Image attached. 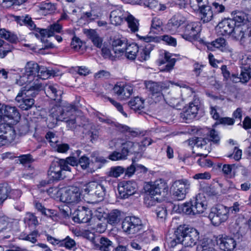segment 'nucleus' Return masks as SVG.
Returning <instances> with one entry per match:
<instances>
[{"label": "nucleus", "mask_w": 251, "mask_h": 251, "mask_svg": "<svg viewBox=\"0 0 251 251\" xmlns=\"http://www.w3.org/2000/svg\"><path fill=\"white\" fill-rule=\"evenodd\" d=\"M206 207L204 197L199 194L190 201L180 205L179 209L186 215L194 216L203 213Z\"/></svg>", "instance_id": "obj_1"}, {"label": "nucleus", "mask_w": 251, "mask_h": 251, "mask_svg": "<svg viewBox=\"0 0 251 251\" xmlns=\"http://www.w3.org/2000/svg\"><path fill=\"white\" fill-rule=\"evenodd\" d=\"M178 241L185 247H192L196 245L200 238L198 231L186 225L180 226L177 228Z\"/></svg>", "instance_id": "obj_2"}, {"label": "nucleus", "mask_w": 251, "mask_h": 251, "mask_svg": "<svg viewBox=\"0 0 251 251\" xmlns=\"http://www.w3.org/2000/svg\"><path fill=\"white\" fill-rule=\"evenodd\" d=\"M191 188V182L186 178L173 181L170 188L172 198L176 201L184 200L189 193Z\"/></svg>", "instance_id": "obj_3"}, {"label": "nucleus", "mask_w": 251, "mask_h": 251, "mask_svg": "<svg viewBox=\"0 0 251 251\" xmlns=\"http://www.w3.org/2000/svg\"><path fill=\"white\" fill-rule=\"evenodd\" d=\"M76 107L73 104L67 103L63 106L55 105L50 110V116L56 122L63 121L71 117L76 116Z\"/></svg>", "instance_id": "obj_4"}, {"label": "nucleus", "mask_w": 251, "mask_h": 251, "mask_svg": "<svg viewBox=\"0 0 251 251\" xmlns=\"http://www.w3.org/2000/svg\"><path fill=\"white\" fill-rule=\"evenodd\" d=\"M228 216V207L222 204H219L211 208L208 218L213 225L217 226L226 222Z\"/></svg>", "instance_id": "obj_5"}, {"label": "nucleus", "mask_w": 251, "mask_h": 251, "mask_svg": "<svg viewBox=\"0 0 251 251\" xmlns=\"http://www.w3.org/2000/svg\"><path fill=\"white\" fill-rule=\"evenodd\" d=\"M81 196L78 187L70 186L62 189L60 199L63 202L75 204L81 201Z\"/></svg>", "instance_id": "obj_6"}, {"label": "nucleus", "mask_w": 251, "mask_h": 251, "mask_svg": "<svg viewBox=\"0 0 251 251\" xmlns=\"http://www.w3.org/2000/svg\"><path fill=\"white\" fill-rule=\"evenodd\" d=\"M191 5L196 4L199 8L201 20L203 23L210 21L213 17L211 5L208 0H190Z\"/></svg>", "instance_id": "obj_7"}, {"label": "nucleus", "mask_w": 251, "mask_h": 251, "mask_svg": "<svg viewBox=\"0 0 251 251\" xmlns=\"http://www.w3.org/2000/svg\"><path fill=\"white\" fill-rule=\"evenodd\" d=\"M156 180L146 182L144 185V189L146 196L145 203L148 207L154 206L157 202V184Z\"/></svg>", "instance_id": "obj_8"}, {"label": "nucleus", "mask_w": 251, "mask_h": 251, "mask_svg": "<svg viewBox=\"0 0 251 251\" xmlns=\"http://www.w3.org/2000/svg\"><path fill=\"white\" fill-rule=\"evenodd\" d=\"M241 73L239 76L233 75L232 77L239 79L242 83L247 82L251 78V56L245 55L240 60Z\"/></svg>", "instance_id": "obj_9"}, {"label": "nucleus", "mask_w": 251, "mask_h": 251, "mask_svg": "<svg viewBox=\"0 0 251 251\" xmlns=\"http://www.w3.org/2000/svg\"><path fill=\"white\" fill-rule=\"evenodd\" d=\"M106 182L99 183L96 181H92L88 183L84 188V191L88 194L95 196L100 199L99 201L102 200L105 195Z\"/></svg>", "instance_id": "obj_10"}, {"label": "nucleus", "mask_w": 251, "mask_h": 251, "mask_svg": "<svg viewBox=\"0 0 251 251\" xmlns=\"http://www.w3.org/2000/svg\"><path fill=\"white\" fill-rule=\"evenodd\" d=\"M68 169L67 166L65 165L63 160L53 161L48 171L49 177L53 180H59L64 177V171Z\"/></svg>", "instance_id": "obj_11"}, {"label": "nucleus", "mask_w": 251, "mask_h": 251, "mask_svg": "<svg viewBox=\"0 0 251 251\" xmlns=\"http://www.w3.org/2000/svg\"><path fill=\"white\" fill-rule=\"evenodd\" d=\"M122 227L123 231L127 234H135L142 229V222L138 218L126 217L122 222Z\"/></svg>", "instance_id": "obj_12"}, {"label": "nucleus", "mask_w": 251, "mask_h": 251, "mask_svg": "<svg viewBox=\"0 0 251 251\" xmlns=\"http://www.w3.org/2000/svg\"><path fill=\"white\" fill-rule=\"evenodd\" d=\"M118 190L121 199H127L136 192L137 184L133 180L123 181L118 184Z\"/></svg>", "instance_id": "obj_13"}, {"label": "nucleus", "mask_w": 251, "mask_h": 251, "mask_svg": "<svg viewBox=\"0 0 251 251\" xmlns=\"http://www.w3.org/2000/svg\"><path fill=\"white\" fill-rule=\"evenodd\" d=\"M111 9L109 17L111 24L115 26L121 25L128 13L120 5H114Z\"/></svg>", "instance_id": "obj_14"}, {"label": "nucleus", "mask_w": 251, "mask_h": 251, "mask_svg": "<svg viewBox=\"0 0 251 251\" xmlns=\"http://www.w3.org/2000/svg\"><path fill=\"white\" fill-rule=\"evenodd\" d=\"M113 91L120 100H126L133 93V86L129 83L118 82L113 87Z\"/></svg>", "instance_id": "obj_15"}, {"label": "nucleus", "mask_w": 251, "mask_h": 251, "mask_svg": "<svg viewBox=\"0 0 251 251\" xmlns=\"http://www.w3.org/2000/svg\"><path fill=\"white\" fill-rule=\"evenodd\" d=\"M202 112V109L200 99L194 96L193 100L189 102V106L184 114V117L187 120H192Z\"/></svg>", "instance_id": "obj_16"}, {"label": "nucleus", "mask_w": 251, "mask_h": 251, "mask_svg": "<svg viewBox=\"0 0 251 251\" xmlns=\"http://www.w3.org/2000/svg\"><path fill=\"white\" fill-rule=\"evenodd\" d=\"M0 113L1 115L2 124H5L7 119L17 121L20 118V114L15 106L2 105L0 107Z\"/></svg>", "instance_id": "obj_17"}, {"label": "nucleus", "mask_w": 251, "mask_h": 251, "mask_svg": "<svg viewBox=\"0 0 251 251\" xmlns=\"http://www.w3.org/2000/svg\"><path fill=\"white\" fill-rule=\"evenodd\" d=\"M160 59L159 64L160 66L166 63L165 68H160L161 72H169L173 69L176 62V59L172 58L171 53L166 50H160L159 52Z\"/></svg>", "instance_id": "obj_18"}, {"label": "nucleus", "mask_w": 251, "mask_h": 251, "mask_svg": "<svg viewBox=\"0 0 251 251\" xmlns=\"http://www.w3.org/2000/svg\"><path fill=\"white\" fill-rule=\"evenodd\" d=\"M43 90V86L40 81H34L31 84H26L25 86L21 88L19 92L31 98L36 97L39 92Z\"/></svg>", "instance_id": "obj_19"}, {"label": "nucleus", "mask_w": 251, "mask_h": 251, "mask_svg": "<svg viewBox=\"0 0 251 251\" xmlns=\"http://www.w3.org/2000/svg\"><path fill=\"white\" fill-rule=\"evenodd\" d=\"M235 22L230 18L225 19L220 22L216 27L218 33L224 36L229 35L233 32Z\"/></svg>", "instance_id": "obj_20"}, {"label": "nucleus", "mask_w": 251, "mask_h": 251, "mask_svg": "<svg viewBox=\"0 0 251 251\" xmlns=\"http://www.w3.org/2000/svg\"><path fill=\"white\" fill-rule=\"evenodd\" d=\"M199 31V24L196 22H190L184 26L182 37L188 41H191L197 38Z\"/></svg>", "instance_id": "obj_21"}, {"label": "nucleus", "mask_w": 251, "mask_h": 251, "mask_svg": "<svg viewBox=\"0 0 251 251\" xmlns=\"http://www.w3.org/2000/svg\"><path fill=\"white\" fill-rule=\"evenodd\" d=\"M186 19L180 13L174 15L166 25V29L171 32H175L181 25L185 24Z\"/></svg>", "instance_id": "obj_22"}, {"label": "nucleus", "mask_w": 251, "mask_h": 251, "mask_svg": "<svg viewBox=\"0 0 251 251\" xmlns=\"http://www.w3.org/2000/svg\"><path fill=\"white\" fill-rule=\"evenodd\" d=\"M62 26L58 22L50 25L47 29L38 28L39 33L41 36V41L45 42V37H50L54 36L55 33H61Z\"/></svg>", "instance_id": "obj_23"}, {"label": "nucleus", "mask_w": 251, "mask_h": 251, "mask_svg": "<svg viewBox=\"0 0 251 251\" xmlns=\"http://www.w3.org/2000/svg\"><path fill=\"white\" fill-rule=\"evenodd\" d=\"M17 104L23 110H28L34 105V99L27 97L23 93L19 92L15 98Z\"/></svg>", "instance_id": "obj_24"}, {"label": "nucleus", "mask_w": 251, "mask_h": 251, "mask_svg": "<svg viewBox=\"0 0 251 251\" xmlns=\"http://www.w3.org/2000/svg\"><path fill=\"white\" fill-rule=\"evenodd\" d=\"M45 93L47 97L53 100H59L62 94V92L59 89V86L56 84H47L43 87Z\"/></svg>", "instance_id": "obj_25"}, {"label": "nucleus", "mask_w": 251, "mask_h": 251, "mask_svg": "<svg viewBox=\"0 0 251 251\" xmlns=\"http://www.w3.org/2000/svg\"><path fill=\"white\" fill-rule=\"evenodd\" d=\"M137 36L139 40L146 43H156L157 42V21L156 18H153L152 19L150 31L147 36H142L137 34Z\"/></svg>", "instance_id": "obj_26"}, {"label": "nucleus", "mask_w": 251, "mask_h": 251, "mask_svg": "<svg viewBox=\"0 0 251 251\" xmlns=\"http://www.w3.org/2000/svg\"><path fill=\"white\" fill-rule=\"evenodd\" d=\"M0 130L1 131V135L4 139L10 144L12 142L16 137L15 131L12 126L2 124L0 125Z\"/></svg>", "instance_id": "obj_27"}, {"label": "nucleus", "mask_w": 251, "mask_h": 251, "mask_svg": "<svg viewBox=\"0 0 251 251\" xmlns=\"http://www.w3.org/2000/svg\"><path fill=\"white\" fill-rule=\"evenodd\" d=\"M236 246V242L232 237L226 236L220 239V247L224 251H233Z\"/></svg>", "instance_id": "obj_28"}, {"label": "nucleus", "mask_w": 251, "mask_h": 251, "mask_svg": "<svg viewBox=\"0 0 251 251\" xmlns=\"http://www.w3.org/2000/svg\"><path fill=\"white\" fill-rule=\"evenodd\" d=\"M122 218V212L118 209H113L109 212L106 215L107 223L113 226L118 224L121 221Z\"/></svg>", "instance_id": "obj_29"}, {"label": "nucleus", "mask_w": 251, "mask_h": 251, "mask_svg": "<svg viewBox=\"0 0 251 251\" xmlns=\"http://www.w3.org/2000/svg\"><path fill=\"white\" fill-rule=\"evenodd\" d=\"M127 41L125 39H114L112 43L113 50L114 53L119 55H123L125 48L127 45Z\"/></svg>", "instance_id": "obj_30"}, {"label": "nucleus", "mask_w": 251, "mask_h": 251, "mask_svg": "<svg viewBox=\"0 0 251 251\" xmlns=\"http://www.w3.org/2000/svg\"><path fill=\"white\" fill-rule=\"evenodd\" d=\"M39 67L37 63L29 61L26 63L25 67V72L29 76L30 78H32L34 80L38 73Z\"/></svg>", "instance_id": "obj_31"}, {"label": "nucleus", "mask_w": 251, "mask_h": 251, "mask_svg": "<svg viewBox=\"0 0 251 251\" xmlns=\"http://www.w3.org/2000/svg\"><path fill=\"white\" fill-rule=\"evenodd\" d=\"M125 56L129 60H134L137 56V53L139 51L138 46L132 43L129 45L127 44L126 47L124 49Z\"/></svg>", "instance_id": "obj_32"}, {"label": "nucleus", "mask_w": 251, "mask_h": 251, "mask_svg": "<svg viewBox=\"0 0 251 251\" xmlns=\"http://www.w3.org/2000/svg\"><path fill=\"white\" fill-rule=\"evenodd\" d=\"M128 105L135 112L141 113L144 108V100L138 97H135L128 102Z\"/></svg>", "instance_id": "obj_33"}, {"label": "nucleus", "mask_w": 251, "mask_h": 251, "mask_svg": "<svg viewBox=\"0 0 251 251\" xmlns=\"http://www.w3.org/2000/svg\"><path fill=\"white\" fill-rule=\"evenodd\" d=\"M226 40L223 38H219L211 43L207 44V48L210 50H214L216 49L224 51L226 49Z\"/></svg>", "instance_id": "obj_34"}, {"label": "nucleus", "mask_w": 251, "mask_h": 251, "mask_svg": "<svg viewBox=\"0 0 251 251\" xmlns=\"http://www.w3.org/2000/svg\"><path fill=\"white\" fill-rule=\"evenodd\" d=\"M130 151L126 147H123L121 152L114 151L108 156V159L112 161L126 159Z\"/></svg>", "instance_id": "obj_35"}, {"label": "nucleus", "mask_w": 251, "mask_h": 251, "mask_svg": "<svg viewBox=\"0 0 251 251\" xmlns=\"http://www.w3.org/2000/svg\"><path fill=\"white\" fill-rule=\"evenodd\" d=\"M197 248L201 251H217L211 239L204 238L200 240Z\"/></svg>", "instance_id": "obj_36"}, {"label": "nucleus", "mask_w": 251, "mask_h": 251, "mask_svg": "<svg viewBox=\"0 0 251 251\" xmlns=\"http://www.w3.org/2000/svg\"><path fill=\"white\" fill-rule=\"evenodd\" d=\"M92 219V215L90 211L85 210L79 211L76 215L74 217V221L75 222L87 223L90 221Z\"/></svg>", "instance_id": "obj_37"}, {"label": "nucleus", "mask_w": 251, "mask_h": 251, "mask_svg": "<svg viewBox=\"0 0 251 251\" xmlns=\"http://www.w3.org/2000/svg\"><path fill=\"white\" fill-rule=\"evenodd\" d=\"M39 8L40 13L44 15L51 13L55 10V5L48 1L40 3Z\"/></svg>", "instance_id": "obj_38"}, {"label": "nucleus", "mask_w": 251, "mask_h": 251, "mask_svg": "<svg viewBox=\"0 0 251 251\" xmlns=\"http://www.w3.org/2000/svg\"><path fill=\"white\" fill-rule=\"evenodd\" d=\"M100 251H111L113 250V243L109 239L102 237L100 239V244L96 245Z\"/></svg>", "instance_id": "obj_39"}, {"label": "nucleus", "mask_w": 251, "mask_h": 251, "mask_svg": "<svg viewBox=\"0 0 251 251\" xmlns=\"http://www.w3.org/2000/svg\"><path fill=\"white\" fill-rule=\"evenodd\" d=\"M240 44L247 50H251V26L249 27L240 40Z\"/></svg>", "instance_id": "obj_40"}, {"label": "nucleus", "mask_w": 251, "mask_h": 251, "mask_svg": "<svg viewBox=\"0 0 251 251\" xmlns=\"http://www.w3.org/2000/svg\"><path fill=\"white\" fill-rule=\"evenodd\" d=\"M125 21L127 23L128 26L132 32H135L139 30V20L132 15L128 13Z\"/></svg>", "instance_id": "obj_41"}, {"label": "nucleus", "mask_w": 251, "mask_h": 251, "mask_svg": "<svg viewBox=\"0 0 251 251\" xmlns=\"http://www.w3.org/2000/svg\"><path fill=\"white\" fill-rule=\"evenodd\" d=\"M246 25H235L234 27L233 32L231 35L236 39H241V37L245 34V31L247 29H248Z\"/></svg>", "instance_id": "obj_42"}, {"label": "nucleus", "mask_w": 251, "mask_h": 251, "mask_svg": "<svg viewBox=\"0 0 251 251\" xmlns=\"http://www.w3.org/2000/svg\"><path fill=\"white\" fill-rule=\"evenodd\" d=\"M10 187L6 183H0V205L8 198Z\"/></svg>", "instance_id": "obj_43"}, {"label": "nucleus", "mask_w": 251, "mask_h": 251, "mask_svg": "<svg viewBox=\"0 0 251 251\" xmlns=\"http://www.w3.org/2000/svg\"><path fill=\"white\" fill-rule=\"evenodd\" d=\"M88 35L95 46L99 48L101 47L102 39L99 36L96 31L90 29L88 31Z\"/></svg>", "instance_id": "obj_44"}, {"label": "nucleus", "mask_w": 251, "mask_h": 251, "mask_svg": "<svg viewBox=\"0 0 251 251\" xmlns=\"http://www.w3.org/2000/svg\"><path fill=\"white\" fill-rule=\"evenodd\" d=\"M125 169L120 166H114L110 168L107 173V176L110 177L117 178L125 173Z\"/></svg>", "instance_id": "obj_45"}, {"label": "nucleus", "mask_w": 251, "mask_h": 251, "mask_svg": "<svg viewBox=\"0 0 251 251\" xmlns=\"http://www.w3.org/2000/svg\"><path fill=\"white\" fill-rule=\"evenodd\" d=\"M146 89L151 97H156L157 94V83L151 80L145 81Z\"/></svg>", "instance_id": "obj_46"}, {"label": "nucleus", "mask_w": 251, "mask_h": 251, "mask_svg": "<svg viewBox=\"0 0 251 251\" xmlns=\"http://www.w3.org/2000/svg\"><path fill=\"white\" fill-rule=\"evenodd\" d=\"M115 141L116 147L119 148L121 146L123 147H126V148L128 149L129 151L134 147V143L130 141H126L124 139L118 138L114 139Z\"/></svg>", "instance_id": "obj_47"}, {"label": "nucleus", "mask_w": 251, "mask_h": 251, "mask_svg": "<svg viewBox=\"0 0 251 251\" xmlns=\"http://www.w3.org/2000/svg\"><path fill=\"white\" fill-rule=\"evenodd\" d=\"M12 50L13 47L11 45L3 41V43L0 44V58H4Z\"/></svg>", "instance_id": "obj_48"}, {"label": "nucleus", "mask_w": 251, "mask_h": 251, "mask_svg": "<svg viewBox=\"0 0 251 251\" xmlns=\"http://www.w3.org/2000/svg\"><path fill=\"white\" fill-rule=\"evenodd\" d=\"M205 138L208 142H212L214 144H218L220 140L218 132L215 129L209 130Z\"/></svg>", "instance_id": "obj_49"}, {"label": "nucleus", "mask_w": 251, "mask_h": 251, "mask_svg": "<svg viewBox=\"0 0 251 251\" xmlns=\"http://www.w3.org/2000/svg\"><path fill=\"white\" fill-rule=\"evenodd\" d=\"M24 222L29 226H35L38 224L37 217L32 213H27L24 218Z\"/></svg>", "instance_id": "obj_50"}, {"label": "nucleus", "mask_w": 251, "mask_h": 251, "mask_svg": "<svg viewBox=\"0 0 251 251\" xmlns=\"http://www.w3.org/2000/svg\"><path fill=\"white\" fill-rule=\"evenodd\" d=\"M50 75V73L46 68H44L43 66H40L39 70L35 81H36V82H38L39 81L38 80L39 79L42 80L48 79Z\"/></svg>", "instance_id": "obj_51"}, {"label": "nucleus", "mask_w": 251, "mask_h": 251, "mask_svg": "<svg viewBox=\"0 0 251 251\" xmlns=\"http://www.w3.org/2000/svg\"><path fill=\"white\" fill-rule=\"evenodd\" d=\"M34 81L32 78H30L29 76L24 72L21 75L19 76V78L16 79V83L20 86H22L26 83H30L32 81Z\"/></svg>", "instance_id": "obj_52"}, {"label": "nucleus", "mask_w": 251, "mask_h": 251, "mask_svg": "<svg viewBox=\"0 0 251 251\" xmlns=\"http://www.w3.org/2000/svg\"><path fill=\"white\" fill-rule=\"evenodd\" d=\"M170 194L169 189H159L158 190V202L169 201Z\"/></svg>", "instance_id": "obj_53"}, {"label": "nucleus", "mask_w": 251, "mask_h": 251, "mask_svg": "<svg viewBox=\"0 0 251 251\" xmlns=\"http://www.w3.org/2000/svg\"><path fill=\"white\" fill-rule=\"evenodd\" d=\"M90 159L85 155H83L78 160V165H79L81 168L83 170H87L89 168L91 163Z\"/></svg>", "instance_id": "obj_54"}, {"label": "nucleus", "mask_w": 251, "mask_h": 251, "mask_svg": "<svg viewBox=\"0 0 251 251\" xmlns=\"http://www.w3.org/2000/svg\"><path fill=\"white\" fill-rule=\"evenodd\" d=\"M44 215L54 222H58L60 220L59 212L53 209H47Z\"/></svg>", "instance_id": "obj_55"}, {"label": "nucleus", "mask_w": 251, "mask_h": 251, "mask_svg": "<svg viewBox=\"0 0 251 251\" xmlns=\"http://www.w3.org/2000/svg\"><path fill=\"white\" fill-rule=\"evenodd\" d=\"M0 37L11 42H14L17 39V37L14 35L4 28L0 29Z\"/></svg>", "instance_id": "obj_56"}, {"label": "nucleus", "mask_w": 251, "mask_h": 251, "mask_svg": "<svg viewBox=\"0 0 251 251\" xmlns=\"http://www.w3.org/2000/svg\"><path fill=\"white\" fill-rule=\"evenodd\" d=\"M160 41H162L170 46L175 47L176 45V39L168 35L158 36V42Z\"/></svg>", "instance_id": "obj_57"}, {"label": "nucleus", "mask_w": 251, "mask_h": 251, "mask_svg": "<svg viewBox=\"0 0 251 251\" xmlns=\"http://www.w3.org/2000/svg\"><path fill=\"white\" fill-rule=\"evenodd\" d=\"M246 14L242 11L235 12L233 14V18L231 20L235 22V25H242V23L246 18Z\"/></svg>", "instance_id": "obj_58"}, {"label": "nucleus", "mask_w": 251, "mask_h": 251, "mask_svg": "<svg viewBox=\"0 0 251 251\" xmlns=\"http://www.w3.org/2000/svg\"><path fill=\"white\" fill-rule=\"evenodd\" d=\"M59 160H63L64 161L65 165L67 166L68 169H66V171H71V167L69 165L72 166H78V160L74 157H69L65 159H60Z\"/></svg>", "instance_id": "obj_59"}, {"label": "nucleus", "mask_w": 251, "mask_h": 251, "mask_svg": "<svg viewBox=\"0 0 251 251\" xmlns=\"http://www.w3.org/2000/svg\"><path fill=\"white\" fill-rule=\"evenodd\" d=\"M75 245V242L74 240L71 239L69 236L61 241L60 247H64L67 249H72Z\"/></svg>", "instance_id": "obj_60"}, {"label": "nucleus", "mask_w": 251, "mask_h": 251, "mask_svg": "<svg viewBox=\"0 0 251 251\" xmlns=\"http://www.w3.org/2000/svg\"><path fill=\"white\" fill-rule=\"evenodd\" d=\"M222 73L224 78L226 80H227L229 78H230L232 81L235 82H237L238 81H240L239 79L236 78L235 77H233L232 75H230V73L229 71L228 70L227 66L226 65H222L221 68ZM232 74V75H233Z\"/></svg>", "instance_id": "obj_61"}, {"label": "nucleus", "mask_w": 251, "mask_h": 251, "mask_svg": "<svg viewBox=\"0 0 251 251\" xmlns=\"http://www.w3.org/2000/svg\"><path fill=\"white\" fill-rule=\"evenodd\" d=\"M91 156L94 158V161L95 163H100V164L97 165L95 167V169H100V168L103 164H104L105 163H106L107 160L103 157L101 156H95V153H93L91 154ZM95 171L94 168H93V172ZM91 172H92V171H91Z\"/></svg>", "instance_id": "obj_62"}, {"label": "nucleus", "mask_w": 251, "mask_h": 251, "mask_svg": "<svg viewBox=\"0 0 251 251\" xmlns=\"http://www.w3.org/2000/svg\"><path fill=\"white\" fill-rule=\"evenodd\" d=\"M210 4L211 5V9L213 14L222 13L225 11V7L222 4H220L216 2H213Z\"/></svg>", "instance_id": "obj_63"}, {"label": "nucleus", "mask_w": 251, "mask_h": 251, "mask_svg": "<svg viewBox=\"0 0 251 251\" xmlns=\"http://www.w3.org/2000/svg\"><path fill=\"white\" fill-rule=\"evenodd\" d=\"M24 25H26L30 30H35L36 32H39V30H37L38 28H36V25L32 21L31 17L28 15L25 16V23Z\"/></svg>", "instance_id": "obj_64"}]
</instances>
